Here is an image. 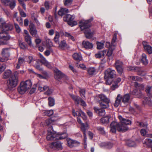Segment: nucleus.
Returning a JSON list of instances; mask_svg holds the SVG:
<instances>
[{
	"label": "nucleus",
	"mask_w": 152,
	"mask_h": 152,
	"mask_svg": "<svg viewBox=\"0 0 152 152\" xmlns=\"http://www.w3.org/2000/svg\"><path fill=\"white\" fill-rule=\"evenodd\" d=\"M49 147L53 150H60L62 149V144L59 141L51 143L49 144Z\"/></svg>",
	"instance_id": "obj_10"
},
{
	"label": "nucleus",
	"mask_w": 152,
	"mask_h": 152,
	"mask_svg": "<svg viewBox=\"0 0 152 152\" xmlns=\"http://www.w3.org/2000/svg\"><path fill=\"white\" fill-rule=\"evenodd\" d=\"M105 46L106 47L109 48V49H113V48H114L115 45V44L112 45V43L110 44V42H106Z\"/></svg>",
	"instance_id": "obj_45"
},
{
	"label": "nucleus",
	"mask_w": 152,
	"mask_h": 152,
	"mask_svg": "<svg viewBox=\"0 0 152 152\" xmlns=\"http://www.w3.org/2000/svg\"><path fill=\"white\" fill-rule=\"evenodd\" d=\"M3 10L6 14L8 17H10L11 16V12L10 11L7 9H4Z\"/></svg>",
	"instance_id": "obj_61"
},
{
	"label": "nucleus",
	"mask_w": 152,
	"mask_h": 152,
	"mask_svg": "<svg viewBox=\"0 0 152 152\" xmlns=\"http://www.w3.org/2000/svg\"><path fill=\"white\" fill-rule=\"evenodd\" d=\"M115 64V67H122L123 63L121 61L119 60H116Z\"/></svg>",
	"instance_id": "obj_46"
},
{
	"label": "nucleus",
	"mask_w": 152,
	"mask_h": 152,
	"mask_svg": "<svg viewBox=\"0 0 152 152\" xmlns=\"http://www.w3.org/2000/svg\"><path fill=\"white\" fill-rule=\"evenodd\" d=\"M143 103L144 104H148L150 103L151 102V101L150 99L149 98H145L144 100L143 101Z\"/></svg>",
	"instance_id": "obj_52"
},
{
	"label": "nucleus",
	"mask_w": 152,
	"mask_h": 152,
	"mask_svg": "<svg viewBox=\"0 0 152 152\" xmlns=\"http://www.w3.org/2000/svg\"><path fill=\"white\" fill-rule=\"evenodd\" d=\"M97 129L101 134H104L105 133V131L103 128L99 126L97 127Z\"/></svg>",
	"instance_id": "obj_56"
},
{
	"label": "nucleus",
	"mask_w": 152,
	"mask_h": 152,
	"mask_svg": "<svg viewBox=\"0 0 152 152\" xmlns=\"http://www.w3.org/2000/svg\"><path fill=\"white\" fill-rule=\"evenodd\" d=\"M19 10L20 14L22 17H25L26 16V14L22 10L19 9Z\"/></svg>",
	"instance_id": "obj_63"
},
{
	"label": "nucleus",
	"mask_w": 152,
	"mask_h": 152,
	"mask_svg": "<svg viewBox=\"0 0 152 152\" xmlns=\"http://www.w3.org/2000/svg\"><path fill=\"white\" fill-rule=\"evenodd\" d=\"M96 44L97 45V48L98 49H102L104 47V44L103 43L100 42H97Z\"/></svg>",
	"instance_id": "obj_47"
},
{
	"label": "nucleus",
	"mask_w": 152,
	"mask_h": 152,
	"mask_svg": "<svg viewBox=\"0 0 152 152\" xmlns=\"http://www.w3.org/2000/svg\"><path fill=\"white\" fill-rule=\"evenodd\" d=\"M49 105L50 106H53L55 104V100L52 97H50L48 99Z\"/></svg>",
	"instance_id": "obj_43"
},
{
	"label": "nucleus",
	"mask_w": 152,
	"mask_h": 152,
	"mask_svg": "<svg viewBox=\"0 0 152 152\" xmlns=\"http://www.w3.org/2000/svg\"><path fill=\"white\" fill-rule=\"evenodd\" d=\"M64 35L65 37H68L69 39H71L73 41H75V39L74 37L71 35L70 33L66 32L65 33Z\"/></svg>",
	"instance_id": "obj_44"
},
{
	"label": "nucleus",
	"mask_w": 152,
	"mask_h": 152,
	"mask_svg": "<svg viewBox=\"0 0 152 152\" xmlns=\"http://www.w3.org/2000/svg\"><path fill=\"white\" fill-rule=\"evenodd\" d=\"M132 94L137 96L138 98L144 97V95L142 94L141 92L140 91L139 92L137 89H135L133 90Z\"/></svg>",
	"instance_id": "obj_29"
},
{
	"label": "nucleus",
	"mask_w": 152,
	"mask_h": 152,
	"mask_svg": "<svg viewBox=\"0 0 152 152\" xmlns=\"http://www.w3.org/2000/svg\"><path fill=\"white\" fill-rule=\"evenodd\" d=\"M18 77L15 75L7 80L5 89L8 91H11L13 88L16 87L18 84Z\"/></svg>",
	"instance_id": "obj_5"
},
{
	"label": "nucleus",
	"mask_w": 152,
	"mask_h": 152,
	"mask_svg": "<svg viewBox=\"0 0 152 152\" xmlns=\"http://www.w3.org/2000/svg\"><path fill=\"white\" fill-rule=\"evenodd\" d=\"M95 72V69L94 68H90L88 70V72L89 74L93 75Z\"/></svg>",
	"instance_id": "obj_50"
},
{
	"label": "nucleus",
	"mask_w": 152,
	"mask_h": 152,
	"mask_svg": "<svg viewBox=\"0 0 152 152\" xmlns=\"http://www.w3.org/2000/svg\"><path fill=\"white\" fill-rule=\"evenodd\" d=\"M45 91V94L48 95H51L52 94L53 92V90L52 89L49 88L48 86L47 89H46V91Z\"/></svg>",
	"instance_id": "obj_48"
},
{
	"label": "nucleus",
	"mask_w": 152,
	"mask_h": 152,
	"mask_svg": "<svg viewBox=\"0 0 152 152\" xmlns=\"http://www.w3.org/2000/svg\"><path fill=\"white\" fill-rule=\"evenodd\" d=\"M32 83L30 80H28L21 82L18 88V92L20 94H24L26 91L31 87Z\"/></svg>",
	"instance_id": "obj_4"
},
{
	"label": "nucleus",
	"mask_w": 152,
	"mask_h": 152,
	"mask_svg": "<svg viewBox=\"0 0 152 152\" xmlns=\"http://www.w3.org/2000/svg\"><path fill=\"white\" fill-rule=\"evenodd\" d=\"M14 76L12 74V71L10 70H7L3 73V77L4 79H7Z\"/></svg>",
	"instance_id": "obj_24"
},
{
	"label": "nucleus",
	"mask_w": 152,
	"mask_h": 152,
	"mask_svg": "<svg viewBox=\"0 0 152 152\" xmlns=\"http://www.w3.org/2000/svg\"><path fill=\"white\" fill-rule=\"evenodd\" d=\"M12 25L10 23H6L5 22L4 25L1 28L3 29L1 31L6 32V31L11 30L13 28Z\"/></svg>",
	"instance_id": "obj_18"
},
{
	"label": "nucleus",
	"mask_w": 152,
	"mask_h": 152,
	"mask_svg": "<svg viewBox=\"0 0 152 152\" xmlns=\"http://www.w3.org/2000/svg\"><path fill=\"white\" fill-rule=\"evenodd\" d=\"M75 18L74 15L68 14L64 17L63 20L65 21H67L69 25L73 26L77 24V22L73 20Z\"/></svg>",
	"instance_id": "obj_8"
},
{
	"label": "nucleus",
	"mask_w": 152,
	"mask_h": 152,
	"mask_svg": "<svg viewBox=\"0 0 152 152\" xmlns=\"http://www.w3.org/2000/svg\"><path fill=\"white\" fill-rule=\"evenodd\" d=\"M72 1V0H64V4L66 6L71 4Z\"/></svg>",
	"instance_id": "obj_60"
},
{
	"label": "nucleus",
	"mask_w": 152,
	"mask_h": 152,
	"mask_svg": "<svg viewBox=\"0 0 152 152\" xmlns=\"http://www.w3.org/2000/svg\"><path fill=\"white\" fill-rule=\"evenodd\" d=\"M11 0H1V2L5 5L8 6Z\"/></svg>",
	"instance_id": "obj_62"
},
{
	"label": "nucleus",
	"mask_w": 152,
	"mask_h": 152,
	"mask_svg": "<svg viewBox=\"0 0 152 152\" xmlns=\"http://www.w3.org/2000/svg\"><path fill=\"white\" fill-rule=\"evenodd\" d=\"M143 144L145 147L150 148L152 146V140L150 138L146 139L143 142Z\"/></svg>",
	"instance_id": "obj_23"
},
{
	"label": "nucleus",
	"mask_w": 152,
	"mask_h": 152,
	"mask_svg": "<svg viewBox=\"0 0 152 152\" xmlns=\"http://www.w3.org/2000/svg\"><path fill=\"white\" fill-rule=\"evenodd\" d=\"M115 71L114 70H112L111 69L109 68L107 69L104 72V79H107L108 78H113L115 75Z\"/></svg>",
	"instance_id": "obj_11"
},
{
	"label": "nucleus",
	"mask_w": 152,
	"mask_h": 152,
	"mask_svg": "<svg viewBox=\"0 0 152 152\" xmlns=\"http://www.w3.org/2000/svg\"><path fill=\"white\" fill-rule=\"evenodd\" d=\"M44 6L46 10H48L51 8V6H50L48 2L45 1L44 3Z\"/></svg>",
	"instance_id": "obj_53"
},
{
	"label": "nucleus",
	"mask_w": 152,
	"mask_h": 152,
	"mask_svg": "<svg viewBox=\"0 0 152 152\" xmlns=\"http://www.w3.org/2000/svg\"><path fill=\"white\" fill-rule=\"evenodd\" d=\"M126 144L129 147H135L136 146L135 142L132 140H129L126 141Z\"/></svg>",
	"instance_id": "obj_36"
},
{
	"label": "nucleus",
	"mask_w": 152,
	"mask_h": 152,
	"mask_svg": "<svg viewBox=\"0 0 152 152\" xmlns=\"http://www.w3.org/2000/svg\"><path fill=\"white\" fill-rule=\"evenodd\" d=\"M110 131L111 132L115 133L116 129L119 132H124L128 129L127 126L123 124L121 122L118 123L115 121L112 122L110 125Z\"/></svg>",
	"instance_id": "obj_2"
},
{
	"label": "nucleus",
	"mask_w": 152,
	"mask_h": 152,
	"mask_svg": "<svg viewBox=\"0 0 152 152\" xmlns=\"http://www.w3.org/2000/svg\"><path fill=\"white\" fill-rule=\"evenodd\" d=\"M130 97V96L128 94H126L123 96L120 94L118 95L115 99L114 106L115 107H117L120 104L121 101L124 104L128 103Z\"/></svg>",
	"instance_id": "obj_6"
},
{
	"label": "nucleus",
	"mask_w": 152,
	"mask_h": 152,
	"mask_svg": "<svg viewBox=\"0 0 152 152\" xmlns=\"http://www.w3.org/2000/svg\"><path fill=\"white\" fill-rule=\"evenodd\" d=\"M68 12V10L66 8H61L58 11V15L61 16L65 15Z\"/></svg>",
	"instance_id": "obj_28"
},
{
	"label": "nucleus",
	"mask_w": 152,
	"mask_h": 152,
	"mask_svg": "<svg viewBox=\"0 0 152 152\" xmlns=\"http://www.w3.org/2000/svg\"><path fill=\"white\" fill-rule=\"evenodd\" d=\"M14 25L17 32L18 33H20L21 30L19 26L16 23H15Z\"/></svg>",
	"instance_id": "obj_58"
},
{
	"label": "nucleus",
	"mask_w": 152,
	"mask_h": 152,
	"mask_svg": "<svg viewBox=\"0 0 152 152\" xmlns=\"http://www.w3.org/2000/svg\"><path fill=\"white\" fill-rule=\"evenodd\" d=\"M6 68V66L4 64H0V73H2Z\"/></svg>",
	"instance_id": "obj_49"
},
{
	"label": "nucleus",
	"mask_w": 152,
	"mask_h": 152,
	"mask_svg": "<svg viewBox=\"0 0 152 152\" xmlns=\"http://www.w3.org/2000/svg\"><path fill=\"white\" fill-rule=\"evenodd\" d=\"M134 86L135 87H139L140 89H143L144 86L143 84H140L137 82L134 83Z\"/></svg>",
	"instance_id": "obj_51"
},
{
	"label": "nucleus",
	"mask_w": 152,
	"mask_h": 152,
	"mask_svg": "<svg viewBox=\"0 0 152 152\" xmlns=\"http://www.w3.org/2000/svg\"><path fill=\"white\" fill-rule=\"evenodd\" d=\"M59 46L62 48H64L66 46V44L65 40H63L61 41L59 44Z\"/></svg>",
	"instance_id": "obj_54"
},
{
	"label": "nucleus",
	"mask_w": 152,
	"mask_h": 152,
	"mask_svg": "<svg viewBox=\"0 0 152 152\" xmlns=\"http://www.w3.org/2000/svg\"><path fill=\"white\" fill-rule=\"evenodd\" d=\"M67 135V134L65 133H56V132H53L48 130L46 139L48 140H61L66 138Z\"/></svg>",
	"instance_id": "obj_3"
},
{
	"label": "nucleus",
	"mask_w": 152,
	"mask_h": 152,
	"mask_svg": "<svg viewBox=\"0 0 152 152\" xmlns=\"http://www.w3.org/2000/svg\"><path fill=\"white\" fill-rule=\"evenodd\" d=\"M29 26L30 28L29 32L30 34L34 37H38L37 31L34 25L33 24H31Z\"/></svg>",
	"instance_id": "obj_14"
},
{
	"label": "nucleus",
	"mask_w": 152,
	"mask_h": 152,
	"mask_svg": "<svg viewBox=\"0 0 152 152\" xmlns=\"http://www.w3.org/2000/svg\"><path fill=\"white\" fill-rule=\"evenodd\" d=\"M99 98L100 99L101 101L104 102H110V99L105 95L103 94H100L98 96Z\"/></svg>",
	"instance_id": "obj_30"
},
{
	"label": "nucleus",
	"mask_w": 152,
	"mask_h": 152,
	"mask_svg": "<svg viewBox=\"0 0 152 152\" xmlns=\"http://www.w3.org/2000/svg\"><path fill=\"white\" fill-rule=\"evenodd\" d=\"M77 122L81 125V129L83 133L84 136H85V139H86V131L88 128V125L86 122L85 124L83 123L80 118L78 117L77 118Z\"/></svg>",
	"instance_id": "obj_9"
},
{
	"label": "nucleus",
	"mask_w": 152,
	"mask_h": 152,
	"mask_svg": "<svg viewBox=\"0 0 152 152\" xmlns=\"http://www.w3.org/2000/svg\"><path fill=\"white\" fill-rule=\"evenodd\" d=\"M130 78L133 81H142V79L137 76H130Z\"/></svg>",
	"instance_id": "obj_38"
},
{
	"label": "nucleus",
	"mask_w": 152,
	"mask_h": 152,
	"mask_svg": "<svg viewBox=\"0 0 152 152\" xmlns=\"http://www.w3.org/2000/svg\"><path fill=\"white\" fill-rule=\"evenodd\" d=\"M80 92L81 97H85L84 95L85 93V89H80Z\"/></svg>",
	"instance_id": "obj_57"
},
{
	"label": "nucleus",
	"mask_w": 152,
	"mask_h": 152,
	"mask_svg": "<svg viewBox=\"0 0 152 152\" xmlns=\"http://www.w3.org/2000/svg\"><path fill=\"white\" fill-rule=\"evenodd\" d=\"M72 57L73 59L76 61H80L82 59V57L81 54L80 53H76L72 55Z\"/></svg>",
	"instance_id": "obj_25"
},
{
	"label": "nucleus",
	"mask_w": 152,
	"mask_h": 152,
	"mask_svg": "<svg viewBox=\"0 0 152 152\" xmlns=\"http://www.w3.org/2000/svg\"><path fill=\"white\" fill-rule=\"evenodd\" d=\"M67 141L68 145L70 148H72L73 146H76L80 144L78 142L70 138H67Z\"/></svg>",
	"instance_id": "obj_16"
},
{
	"label": "nucleus",
	"mask_w": 152,
	"mask_h": 152,
	"mask_svg": "<svg viewBox=\"0 0 152 152\" xmlns=\"http://www.w3.org/2000/svg\"><path fill=\"white\" fill-rule=\"evenodd\" d=\"M99 102L100 104V107L103 109L107 108L109 107V103L110 102H101V101H99Z\"/></svg>",
	"instance_id": "obj_31"
},
{
	"label": "nucleus",
	"mask_w": 152,
	"mask_h": 152,
	"mask_svg": "<svg viewBox=\"0 0 152 152\" xmlns=\"http://www.w3.org/2000/svg\"><path fill=\"white\" fill-rule=\"evenodd\" d=\"M136 125L140 127H144L145 128H147L148 126V124L146 122H136Z\"/></svg>",
	"instance_id": "obj_35"
},
{
	"label": "nucleus",
	"mask_w": 152,
	"mask_h": 152,
	"mask_svg": "<svg viewBox=\"0 0 152 152\" xmlns=\"http://www.w3.org/2000/svg\"><path fill=\"white\" fill-rule=\"evenodd\" d=\"M118 118L121 122L125 125L127 126L131 124V121L128 119L124 118L121 115L118 116Z\"/></svg>",
	"instance_id": "obj_21"
},
{
	"label": "nucleus",
	"mask_w": 152,
	"mask_h": 152,
	"mask_svg": "<svg viewBox=\"0 0 152 152\" xmlns=\"http://www.w3.org/2000/svg\"><path fill=\"white\" fill-rule=\"evenodd\" d=\"M54 72L55 73V75L56 79L59 81V80L63 77L66 79L67 78V77L64 74L57 69H56L54 70Z\"/></svg>",
	"instance_id": "obj_13"
},
{
	"label": "nucleus",
	"mask_w": 152,
	"mask_h": 152,
	"mask_svg": "<svg viewBox=\"0 0 152 152\" xmlns=\"http://www.w3.org/2000/svg\"><path fill=\"white\" fill-rule=\"evenodd\" d=\"M60 37V35L58 32H56L55 34V36L54 38V40L56 43H59V39Z\"/></svg>",
	"instance_id": "obj_41"
},
{
	"label": "nucleus",
	"mask_w": 152,
	"mask_h": 152,
	"mask_svg": "<svg viewBox=\"0 0 152 152\" xmlns=\"http://www.w3.org/2000/svg\"><path fill=\"white\" fill-rule=\"evenodd\" d=\"M25 41L30 46L32 45L31 37L30 35L26 36L24 37Z\"/></svg>",
	"instance_id": "obj_32"
},
{
	"label": "nucleus",
	"mask_w": 152,
	"mask_h": 152,
	"mask_svg": "<svg viewBox=\"0 0 152 152\" xmlns=\"http://www.w3.org/2000/svg\"><path fill=\"white\" fill-rule=\"evenodd\" d=\"M25 61L24 59L21 57H19L18 59V63L16 66V68L19 69L20 67V65L24 63Z\"/></svg>",
	"instance_id": "obj_39"
},
{
	"label": "nucleus",
	"mask_w": 152,
	"mask_h": 152,
	"mask_svg": "<svg viewBox=\"0 0 152 152\" xmlns=\"http://www.w3.org/2000/svg\"><path fill=\"white\" fill-rule=\"evenodd\" d=\"M115 68L116 69L118 73L120 75L122 74L123 72V69H122V67H116Z\"/></svg>",
	"instance_id": "obj_59"
},
{
	"label": "nucleus",
	"mask_w": 152,
	"mask_h": 152,
	"mask_svg": "<svg viewBox=\"0 0 152 152\" xmlns=\"http://www.w3.org/2000/svg\"><path fill=\"white\" fill-rule=\"evenodd\" d=\"M82 45L83 47L86 49H91L93 47V45L88 41H83Z\"/></svg>",
	"instance_id": "obj_20"
},
{
	"label": "nucleus",
	"mask_w": 152,
	"mask_h": 152,
	"mask_svg": "<svg viewBox=\"0 0 152 152\" xmlns=\"http://www.w3.org/2000/svg\"><path fill=\"white\" fill-rule=\"evenodd\" d=\"M48 86H44L43 87L40 86H39L38 87V90L40 91H45L46 90V89H47Z\"/></svg>",
	"instance_id": "obj_55"
},
{
	"label": "nucleus",
	"mask_w": 152,
	"mask_h": 152,
	"mask_svg": "<svg viewBox=\"0 0 152 152\" xmlns=\"http://www.w3.org/2000/svg\"><path fill=\"white\" fill-rule=\"evenodd\" d=\"M109 116L104 117L101 118V121L103 124H107L109 121Z\"/></svg>",
	"instance_id": "obj_37"
},
{
	"label": "nucleus",
	"mask_w": 152,
	"mask_h": 152,
	"mask_svg": "<svg viewBox=\"0 0 152 152\" xmlns=\"http://www.w3.org/2000/svg\"><path fill=\"white\" fill-rule=\"evenodd\" d=\"M10 48H3L1 52L3 57L7 61L8 60L10 56Z\"/></svg>",
	"instance_id": "obj_15"
},
{
	"label": "nucleus",
	"mask_w": 152,
	"mask_h": 152,
	"mask_svg": "<svg viewBox=\"0 0 152 152\" xmlns=\"http://www.w3.org/2000/svg\"><path fill=\"white\" fill-rule=\"evenodd\" d=\"M114 49V48H113V49H109L107 51V56L108 57V59L110 60H112L113 58V51Z\"/></svg>",
	"instance_id": "obj_34"
},
{
	"label": "nucleus",
	"mask_w": 152,
	"mask_h": 152,
	"mask_svg": "<svg viewBox=\"0 0 152 152\" xmlns=\"http://www.w3.org/2000/svg\"><path fill=\"white\" fill-rule=\"evenodd\" d=\"M16 1L15 0H11L9 5L10 9L12 10L16 6Z\"/></svg>",
	"instance_id": "obj_40"
},
{
	"label": "nucleus",
	"mask_w": 152,
	"mask_h": 152,
	"mask_svg": "<svg viewBox=\"0 0 152 152\" xmlns=\"http://www.w3.org/2000/svg\"><path fill=\"white\" fill-rule=\"evenodd\" d=\"M94 109L95 112L100 116H103L105 115V110L102 108H99L96 107H94Z\"/></svg>",
	"instance_id": "obj_19"
},
{
	"label": "nucleus",
	"mask_w": 152,
	"mask_h": 152,
	"mask_svg": "<svg viewBox=\"0 0 152 152\" xmlns=\"http://www.w3.org/2000/svg\"><path fill=\"white\" fill-rule=\"evenodd\" d=\"M141 61L142 63L144 65H146L148 63V60L147 59V56L145 53H143L142 55L141 58Z\"/></svg>",
	"instance_id": "obj_27"
},
{
	"label": "nucleus",
	"mask_w": 152,
	"mask_h": 152,
	"mask_svg": "<svg viewBox=\"0 0 152 152\" xmlns=\"http://www.w3.org/2000/svg\"><path fill=\"white\" fill-rule=\"evenodd\" d=\"M5 23V21L2 18H0V28L3 26Z\"/></svg>",
	"instance_id": "obj_64"
},
{
	"label": "nucleus",
	"mask_w": 152,
	"mask_h": 152,
	"mask_svg": "<svg viewBox=\"0 0 152 152\" xmlns=\"http://www.w3.org/2000/svg\"><path fill=\"white\" fill-rule=\"evenodd\" d=\"M83 113V112L81 110L77 111L75 112L74 109L72 110V114L75 117L81 116Z\"/></svg>",
	"instance_id": "obj_33"
},
{
	"label": "nucleus",
	"mask_w": 152,
	"mask_h": 152,
	"mask_svg": "<svg viewBox=\"0 0 152 152\" xmlns=\"http://www.w3.org/2000/svg\"><path fill=\"white\" fill-rule=\"evenodd\" d=\"M142 44L145 51L149 54L152 53V47L148 45V43L145 41H143L142 42Z\"/></svg>",
	"instance_id": "obj_17"
},
{
	"label": "nucleus",
	"mask_w": 152,
	"mask_h": 152,
	"mask_svg": "<svg viewBox=\"0 0 152 152\" xmlns=\"http://www.w3.org/2000/svg\"><path fill=\"white\" fill-rule=\"evenodd\" d=\"M71 97L75 101V103L78 104L80 102L81 104V105L84 106H86V104L83 99L77 96H75L74 95H71Z\"/></svg>",
	"instance_id": "obj_12"
},
{
	"label": "nucleus",
	"mask_w": 152,
	"mask_h": 152,
	"mask_svg": "<svg viewBox=\"0 0 152 152\" xmlns=\"http://www.w3.org/2000/svg\"><path fill=\"white\" fill-rule=\"evenodd\" d=\"M53 114V111L52 110H46L44 111L43 113V115L48 116H50Z\"/></svg>",
	"instance_id": "obj_42"
},
{
	"label": "nucleus",
	"mask_w": 152,
	"mask_h": 152,
	"mask_svg": "<svg viewBox=\"0 0 152 152\" xmlns=\"http://www.w3.org/2000/svg\"><path fill=\"white\" fill-rule=\"evenodd\" d=\"M11 37L6 32L1 31L0 33V45H7Z\"/></svg>",
	"instance_id": "obj_7"
},
{
	"label": "nucleus",
	"mask_w": 152,
	"mask_h": 152,
	"mask_svg": "<svg viewBox=\"0 0 152 152\" xmlns=\"http://www.w3.org/2000/svg\"><path fill=\"white\" fill-rule=\"evenodd\" d=\"M92 19H90L86 20H83L79 23V26L81 30L85 29V34L87 38H90L93 36V33L91 32L90 30L88 28L91 26L90 23Z\"/></svg>",
	"instance_id": "obj_1"
},
{
	"label": "nucleus",
	"mask_w": 152,
	"mask_h": 152,
	"mask_svg": "<svg viewBox=\"0 0 152 152\" xmlns=\"http://www.w3.org/2000/svg\"><path fill=\"white\" fill-rule=\"evenodd\" d=\"M106 53V50L99 51L95 54V57L96 58H100L103 57Z\"/></svg>",
	"instance_id": "obj_26"
},
{
	"label": "nucleus",
	"mask_w": 152,
	"mask_h": 152,
	"mask_svg": "<svg viewBox=\"0 0 152 152\" xmlns=\"http://www.w3.org/2000/svg\"><path fill=\"white\" fill-rule=\"evenodd\" d=\"M45 42L43 43V45L47 48H50L53 46V44L51 40L47 38H45Z\"/></svg>",
	"instance_id": "obj_22"
}]
</instances>
